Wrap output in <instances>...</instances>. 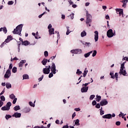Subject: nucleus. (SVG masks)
Listing matches in <instances>:
<instances>
[{
	"mask_svg": "<svg viewBox=\"0 0 128 128\" xmlns=\"http://www.w3.org/2000/svg\"><path fill=\"white\" fill-rule=\"evenodd\" d=\"M126 62L125 61L120 65V68L119 72V74L120 76H122V74L124 76H128V72H126V67H124Z\"/></svg>",
	"mask_w": 128,
	"mask_h": 128,
	"instance_id": "f257e3e1",
	"label": "nucleus"
},
{
	"mask_svg": "<svg viewBox=\"0 0 128 128\" xmlns=\"http://www.w3.org/2000/svg\"><path fill=\"white\" fill-rule=\"evenodd\" d=\"M86 24L87 26H92V15L90 14H88V10H86Z\"/></svg>",
	"mask_w": 128,
	"mask_h": 128,
	"instance_id": "f03ea898",
	"label": "nucleus"
},
{
	"mask_svg": "<svg viewBox=\"0 0 128 128\" xmlns=\"http://www.w3.org/2000/svg\"><path fill=\"white\" fill-rule=\"evenodd\" d=\"M23 25L20 24L16 27V28L14 29L13 34H18L19 36H22V30Z\"/></svg>",
	"mask_w": 128,
	"mask_h": 128,
	"instance_id": "7ed1b4c3",
	"label": "nucleus"
},
{
	"mask_svg": "<svg viewBox=\"0 0 128 128\" xmlns=\"http://www.w3.org/2000/svg\"><path fill=\"white\" fill-rule=\"evenodd\" d=\"M50 69L51 72L54 74H56V64L54 62L52 63L51 66H50Z\"/></svg>",
	"mask_w": 128,
	"mask_h": 128,
	"instance_id": "20e7f679",
	"label": "nucleus"
},
{
	"mask_svg": "<svg viewBox=\"0 0 128 128\" xmlns=\"http://www.w3.org/2000/svg\"><path fill=\"white\" fill-rule=\"evenodd\" d=\"M42 72L44 74H48L50 72V66L49 65L48 68V66H46V68L43 69Z\"/></svg>",
	"mask_w": 128,
	"mask_h": 128,
	"instance_id": "39448f33",
	"label": "nucleus"
},
{
	"mask_svg": "<svg viewBox=\"0 0 128 128\" xmlns=\"http://www.w3.org/2000/svg\"><path fill=\"white\" fill-rule=\"evenodd\" d=\"M71 54H80L82 52V50L80 49H75L73 50H71Z\"/></svg>",
	"mask_w": 128,
	"mask_h": 128,
	"instance_id": "423d86ee",
	"label": "nucleus"
},
{
	"mask_svg": "<svg viewBox=\"0 0 128 128\" xmlns=\"http://www.w3.org/2000/svg\"><path fill=\"white\" fill-rule=\"evenodd\" d=\"M114 36H116V33L112 32V30L110 29L107 32V36L108 38H112Z\"/></svg>",
	"mask_w": 128,
	"mask_h": 128,
	"instance_id": "0eeeda50",
	"label": "nucleus"
},
{
	"mask_svg": "<svg viewBox=\"0 0 128 128\" xmlns=\"http://www.w3.org/2000/svg\"><path fill=\"white\" fill-rule=\"evenodd\" d=\"M12 74V72H10V70H7L4 76V78H8Z\"/></svg>",
	"mask_w": 128,
	"mask_h": 128,
	"instance_id": "6e6552de",
	"label": "nucleus"
},
{
	"mask_svg": "<svg viewBox=\"0 0 128 128\" xmlns=\"http://www.w3.org/2000/svg\"><path fill=\"white\" fill-rule=\"evenodd\" d=\"M108 104V102L106 99H104L100 102V106H106Z\"/></svg>",
	"mask_w": 128,
	"mask_h": 128,
	"instance_id": "1a4fd4ad",
	"label": "nucleus"
},
{
	"mask_svg": "<svg viewBox=\"0 0 128 128\" xmlns=\"http://www.w3.org/2000/svg\"><path fill=\"white\" fill-rule=\"evenodd\" d=\"M94 40L95 42H98V32L95 31L94 32Z\"/></svg>",
	"mask_w": 128,
	"mask_h": 128,
	"instance_id": "9d476101",
	"label": "nucleus"
},
{
	"mask_svg": "<svg viewBox=\"0 0 128 128\" xmlns=\"http://www.w3.org/2000/svg\"><path fill=\"white\" fill-rule=\"evenodd\" d=\"M12 116L16 118H20V116H22V114L20 113L16 112Z\"/></svg>",
	"mask_w": 128,
	"mask_h": 128,
	"instance_id": "9b49d317",
	"label": "nucleus"
},
{
	"mask_svg": "<svg viewBox=\"0 0 128 128\" xmlns=\"http://www.w3.org/2000/svg\"><path fill=\"white\" fill-rule=\"evenodd\" d=\"M121 2H122L123 4L122 5V8H126V4H128V0H122Z\"/></svg>",
	"mask_w": 128,
	"mask_h": 128,
	"instance_id": "f8f14e48",
	"label": "nucleus"
},
{
	"mask_svg": "<svg viewBox=\"0 0 128 128\" xmlns=\"http://www.w3.org/2000/svg\"><path fill=\"white\" fill-rule=\"evenodd\" d=\"M12 40V36H8L7 38L5 40L4 42H9Z\"/></svg>",
	"mask_w": 128,
	"mask_h": 128,
	"instance_id": "ddd939ff",
	"label": "nucleus"
},
{
	"mask_svg": "<svg viewBox=\"0 0 128 128\" xmlns=\"http://www.w3.org/2000/svg\"><path fill=\"white\" fill-rule=\"evenodd\" d=\"M103 118H112V114H107L102 116Z\"/></svg>",
	"mask_w": 128,
	"mask_h": 128,
	"instance_id": "4468645a",
	"label": "nucleus"
},
{
	"mask_svg": "<svg viewBox=\"0 0 128 128\" xmlns=\"http://www.w3.org/2000/svg\"><path fill=\"white\" fill-rule=\"evenodd\" d=\"M88 90V87L84 86L81 88V92H86Z\"/></svg>",
	"mask_w": 128,
	"mask_h": 128,
	"instance_id": "2eb2a0df",
	"label": "nucleus"
},
{
	"mask_svg": "<svg viewBox=\"0 0 128 128\" xmlns=\"http://www.w3.org/2000/svg\"><path fill=\"white\" fill-rule=\"evenodd\" d=\"M116 11L119 12L120 16L122 15V16H124V10L122 9L120 10L118 8H117L116 9Z\"/></svg>",
	"mask_w": 128,
	"mask_h": 128,
	"instance_id": "dca6fc26",
	"label": "nucleus"
},
{
	"mask_svg": "<svg viewBox=\"0 0 128 128\" xmlns=\"http://www.w3.org/2000/svg\"><path fill=\"white\" fill-rule=\"evenodd\" d=\"M48 32L50 36H52V34H54V28H52L51 29H49Z\"/></svg>",
	"mask_w": 128,
	"mask_h": 128,
	"instance_id": "f3484780",
	"label": "nucleus"
},
{
	"mask_svg": "<svg viewBox=\"0 0 128 128\" xmlns=\"http://www.w3.org/2000/svg\"><path fill=\"white\" fill-rule=\"evenodd\" d=\"M26 60H22L19 64V68H22L24 64H26Z\"/></svg>",
	"mask_w": 128,
	"mask_h": 128,
	"instance_id": "a211bd4d",
	"label": "nucleus"
},
{
	"mask_svg": "<svg viewBox=\"0 0 128 128\" xmlns=\"http://www.w3.org/2000/svg\"><path fill=\"white\" fill-rule=\"evenodd\" d=\"M30 44V42H28V40H25L24 42H22V46H28V44Z\"/></svg>",
	"mask_w": 128,
	"mask_h": 128,
	"instance_id": "6ab92c4d",
	"label": "nucleus"
},
{
	"mask_svg": "<svg viewBox=\"0 0 128 128\" xmlns=\"http://www.w3.org/2000/svg\"><path fill=\"white\" fill-rule=\"evenodd\" d=\"M10 106H12V102H7L6 104V107L8 108V110H10Z\"/></svg>",
	"mask_w": 128,
	"mask_h": 128,
	"instance_id": "aec40b11",
	"label": "nucleus"
},
{
	"mask_svg": "<svg viewBox=\"0 0 128 128\" xmlns=\"http://www.w3.org/2000/svg\"><path fill=\"white\" fill-rule=\"evenodd\" d=\"M92 51H90L86 54H84V58H88V56H90V54H92Z\"/></svg>",
	"mask_w": 128,
	"mask_h": 128,
	"instance_id": "412c9836",
	"label": "nucleus"
},
{
	"mask_svg": "<svg viewBox=\"0 0 128 128\" xmlns=\"http://www.w3.org/2000/svg\"><path fill=\"white\" fill-rule=\"evenodd\" d=\"M24 112H30V108L28 107H26L24 109Z\"/></svg>",
	"mask_w": 128,
	"mask_h": 128,
	"instance_id": "4be33fe9",
	"label": "nucleus"
},
{
	"mask_svg": "<svg viewBox=\"0 0 128 128\" xmlns=\"http://www.w3.org/2000/svg\"><path fill=\"white\" fill-rule=\"evenodd\" d=\"M48 62V59H44L42 61V64H43V66H46Z\"/></svg>",
	"mask_w": 128,
	"mask_h": 128,
	"instance_id": "5701e85b",
	"label": "nucleus"
},
{
	"mask_svg": "<svg viewBox=\"0 0 128 128\" xmlns=\"http://www.w3.org/2000/svg\"><path fill=\"white\" fill-rule=\"evenodd\" d=\"M6 88H12V84L8 82L6 83Z\"/></svg>",
	"mask_w": 128,
	"mask_h": 128,
	"instance_id": "b1692460",
	"label": "nucleus"
},
{
	"mask_svg": "<svg viewBox=\"0 0 128 128\" xmlns=\"http://www.w3.org/2000/svg\"><path fill=\"white\" fill-rule=\"evenodd\" d=\"M86 36V31H83L81 32L82 38H84V36Z\"/></svg>",
	"mask_w": 128,
	"mask_h": 128,
	"instance_id": "393cba45",
	"label": "nucleus"
},
{
	"mask_svg": "<svg viewBox=\"0 0 128 128\" xmlns=\"http://www.w3.org/2000/svg\"><path fill=\"white\" fill-rule=\"evenodd\" d=\"M14 110L16 111L18 110H20V106H16L14 107Z\"/></svg>",
	"mask_w": 128,
	"mask_h": 128,
	"instance_id": "a878e982",
	"label": "nucleus"
},
{
	"mask_svg": "<svg viewBox=\"0 0 128 128\" xmlns=\"http://www.w3.org/2000/svg\"><path fill=\"white\" fill-rule=\"evenodd\" d=\"M96 102H100V100H102V96H100L96 95Z\"/></svg>",
	"mask_w": 128,
	"mask_h": 128,
	"instance_id": "bb28decb",
	"label": "nucleus"
},
{
	"mask_svg": "<svg viewBox=\"0 0 128 128\" xmlns=\"http://www.w3.org/2000/svg\"><path fill=\"white\" fill-rule=\"evenodd\" d=\"M110 76L111 78H114V72H110Z\"/></svg>",
	"mask_w": 128,
	"mask_h": 128,
	"instance_id": "cd10ccee",
	"label": "nucleus"
},
{
	"mask_svg": "<svg viewBox=\"0 0 128 128\" xmlns=\"http://www.w3.org/2000/svg\"><path fill=\"white\" fill-rule=\"evenodd\" d=\"M28 75L26 74L23 75V80H28Z\"/></svg>",
	"mask_w": 128,
	"mask_h": 128,
	"instance_id": "c85d7f7f",
	"label": "nucleus"
},
{
	"mask_svg": "<svg viewBox=\"0 0 128 128\" xmlns=\"http://www.w3.org/2000/svg\"><path fill=\"white\" fill-rule=\"evenodd\" d=\"M12 118V116L10 114H6L5 116V118L8 120V119L10 118Z\"/></svg>",
	"mask_w": 128,
	"mask_h": 128,
	"instance_id": "c756f323",
	"label": "nucleus"
},
{
	"mask_svg": "<svg viewBox=\"0 0 128 128\" xmlns=\"http://www.w3.org/2000/svg\"><path fill=\"white\" fill-rule=\"evenodd\" d=\"M10 98H11V100H14L16 98V96H14V94H12L10 95Z\"/></svg>",
	"mask_w": 128,
	"mask_h": 128,
	"instance_id": "7c9ffc66",
	"label": "nucleus"
},
{
	"mask_svg": "<svg viewBox=\"0 0 128 128\" xmlns=\"http://www.w3.org/2000/svg\"><path fill=\"white\" fill-rule=\"evenodd\" d=\"M88 70H86V68L84 71V72L83 74L84 78H86V74H88Z\"/></svg>",
	"mask_w": 128,
	"mask_h": 128,
	"instance_id": "2f4dec72",
	"label": "nucleus"
},
{
	"mask_svg": "<svg viewBox=\"0 0 128 128\" xmlns=\"http://www.w3.org/2000/svg\"><path fill=\"white\" fill-rule=\"evenodd\" d=\"M66 28H67V32H66V34L67 36H68V34H70V27L66 26Z\"/></svg>",
	"mask_w": 128,
	"mask_h": 128,
	"instance_id": "473e14b6",
	"label": "nucleus"
},
{
	"mask_svg": "<svg viewBox=\"0 0 128 128\" xmlns=\"http://www.w3.org/2000/svg\"><path fill=\"white\" fill-rule=\"evenodd\" d=\"M16 67L14 66L12 69V72H14V74H16Z\"/></svg>",
	"mask_w": 128,
	"mask_h": 128,
	"instance_id": "72a5a7b5",
	"label": "nucleus"
},
{
	"mask_svg": "<svg viewBox=\"0 0 128 128\" xmlns=\"http://www.w3.org/2000/svg\"><path fill=\"white\" fill-rule=\"evenodd\" d=\"M0 98L2 102H4L6 100V98H4V96H0Z\"/></svg>",
	"mask_w": 128,
	"mask_h": 128,
	"instance_id": "f704fd0d",
	"label": "nucleus"
},
{
	"mask_svg": "<svg viewBox=\"0 0 128 128\" xmlns=\"http://www.w3.org/2000/svg\"><path fill=\"white\" fill-rule=\"evenodd\" d=\"M1 110H8V108H6V106H4L1 108Z\"/></svg>",
	"mask_w": 128,
	"mask_h": 128,
	"instance_id": "c9c22d12",
	"label": "nucleus"
},
{
	"mask_svg": "<svg viewBox=\"0 0 128 128\" xmlns=\"http://www.w3.org/2000/svg\"><path fill=\"white\" fill-rule=\"evenodd\" d=\"M76 74H78V76H80V74H82V71H80L79 69H78Z\"/></svg>",
	"mask_w": 128,
	"mask_h": 128,
	"instance_id": "e433bc0d",
	"label": "nucleus"
},
{
	"mask_svg": "<svg viewBox=\"0 0 128 128\" xmlns=\"http://www.w3.org/2000/svg\"><path fill=\"white\" fill-rule=\"evenodd\" d=\"M75 124H76V126H80V120L78 119L76 120Z\"/></svg>",
	"mask_w": 128,
	"mask_h": 128,
	"instance_id": "4c0bfd02",
	"label": "nucleus"
},
{
	"mask_svg": "<svg viewBox=\"0 0 128 128\" xmlns=\"http://www.w3.org/2000/svg\"><path fill=\"white\" fill-rule=\"evenodd\" d=\"M3 32L4 34H6L8 32V30H6V27L3 28Z\"/></svg>",
	"mask_w": 128,
	"mask_h": 128,
	"instance_id": "58836bf2",
	"label": "nucleus"
},
{
	"mask_svg": "<svg viewBox=\"0 0 128 128\" xmlns=\"http://www.w3.org/2000/svg\"><path fill=\"white\" fill-rule=\"evenodd\" d=\"M96 50H94V52H93V53H92V56L93 57H94L96 56Z\"/></svg>",
	"mask_w": 128,
	"mask_h": 128,
	"instance_id": "ea45409f",
	"label": "nucleus"
},
{
	"mask_svg": "<svg viewBox=\"0 0 128 128\" xmlns=\"http://www.w3.org/2000/svg\"><path fill=\"white\" fill-rule=\"evenodd\" d=\"M44 56L46 58L48 56V51H45L44 52Z\"/></svg>",
	"mask_w": 128,
	"mask_h": 128,
	"instance_id": "a19ab883",
	"label": "nucleus"
},
{
	"mask_svg": "<svg viewBox=\"0 0 128 128\" xmlns=\"http://www.w3.org/2000/svg\"><path fill=\"white\" fill-rule=\"evenodd\" d=\"M54 76V73L52 72H50L48 75V78H50Z\"/></svg>",
	"mask_w": 128,
	"mask_h": 128,
	"instance_id": "79ce46f5",
	"label": "nucleus"
},
{
	"mask_svg": "<svg viewBox=\"0 0 128 128\" xmlns=\"http://www.w3.org/2000/svg\"><path fill=\"white\" fill-rule=\"evenodd\" d=\"M12 64H10L9 66V68L8 69V70H12Z\"/></svg>",
	"mask_w": 128,
	"mask_h": 128,
	"instance_id": "37998d69",
	"label": "nucleus"
},
{
	"mask_svg": "<svg viewBox=\"0 0 128 128\" xmlns=\"http://www.w3.org/2000/svg\"><path fill=\"white\" fill-rule=\"evenodd\" d=\"M8 6H12V4H14V2L13 1H8Z\"/></svg>",
	"mask_w": 128,
	"mask_h": 128,
	"instance_id": "c03bdc74",
	"label": "nucleus"
},
{
	"mask_svg": "<svg viewBox=\"0 0 128 128\" xmlns=\"http://www.w3.org/2000/svg\"><path fill=\"white\" fill-rule=\"evenodd\" d=\"M29 104H30V106H32L33 108H34V103H32V102H30Z\"/></svg>",
	"mask_w": 128,
	"mask_h": 128,
	"instance_id": "a18cd8bd",
	"label": "nucleus"
},
{
	"mask_svg": "<svg viewBox=\"0 0 128 128\" xmlns=\"http://www.w3.org/2000/svg\"><path fill=\"white\" fill-rule=\"evenodd\" d=\"M82 44H85V46H90V42H84V43H82Z\"/></svg>",
	"mask_w": 128,
	"mask_h": 128,
	"instance_id": "49530a36",
	"label": "nucleus"
},
{
	"mask_svg": "<svg viewBox=\"0 0 128 128\" xmlns=\"http://www.w3.org/2000/svg\"><path fill=\"white\" fill-rule=\"evenodd\" d=\"M95 96H94V95H91L90 96V100H94V98Z\"/></svg>",
	"mask_w": 128,
	"mask_h": 128,
	"instance_id": "de8ad7c7",
	"label": "nucleus"
},
{
	"mask_svg": "<svg viewBox=\"0 0 128 128\" xmlns=\"http://www.w3.org/2000/svg\"><path fill=\"white\" fill-rule=\"evenodd\" d=\"M96 108H100V104H97L96 106Z\"/></svg>",
	"mask_w": 128,
	"mask_h": 128,
	"instance_id": "09e8293b",
	"label": "nucleus"
},
{
	"mask_svg": "<svg viewBox=\"0 0 128 128\" xmlns=\"http://www.w3.org/2000/svg\"><path fill=\"white\" fill-rule=\"evenodd\" d=\"M18 100V98H14V100L12 101L13 104H15L16 102V100Z\"/></svg>",
	"mask_w": 128,
	"mask_h": 128,
	"instance_id": "8fccbe9b",
	"label": "nucleus"
},
{
	"mask_svg": "<svg viewBox=\"0 0 128 128\" xmlns=\"http://www.w3.org/2000/svg\"><path fill=\"white\" fill-rule=\"evenodd\" d=\"M74 14H70V16L71 18V20H74Z\"/></svg>",
	"mask_w": 128,
	"mask_h": 128,
	"instance_id": "3c124183",
	"label": "nucleus"
},
{
	"mask_svg": "<svg viewBox=\"0 0 128 128\" xmlns=\"http://www.w3.org/2000/svg\"><path fill=\"white\" fill-rule=\"evenodd\" d=\"M116 126H120V121L116 122Z\"/></svg>",
	"mask_w": 128,
	"mask_h": 128,
	"instance_id": "603ef678",
	"label": "nucleus"
},
{
	"mask_svg": "<svg viewBox=\"0 0 128 128\" xmlns=\"http://www.w3.org/2000/svg\"><path fill=\"white\" fill-rule=\"evenodd\" d=\"M114 76V78H118V72H116Z\"/></svg>",
	"mask_w": 128,
	"mask_h": 128,
	"instance_id": "864d4df0",
	"label": "nucleus"
},
{
	"mask_svg": "<svg viewBox=\"0 0 128 128\" xmlns=\"http://www.w3.org/2000/svg\"><path fill=\"white\" fill-rule=\"evenodd\" d=\"M92 106H96V100H93L92 102Z\"/></svg>",
	"mask_w": 128,
	"mask_h": 128,
	"instance_id": "5fc2aeb1",
	"label": "nucleus"
},
{
	"mask_svg": "<svg viewBox=\"0 0 128 128\" xmlns=\"http://www.w3.org/2000/svg\"><path fill=\"white\" fill-rule=\"evenodd\" d=\"M44 14H46V12H44L43 14H40L38 16V18H42V16H44Z\"/></svg>",
	"mask_w": 128,
	"mask_h": 128,
	"instance_id": "6e6d98bb",
	"label": "nucleus"
},
{
	"mask_svg": "<svg viewBox=\"0 0 128 128\" xmlns=\"http://www.w3.org/2000/svg\"><path fill=\"white\" fill-rule=\"evenodd\" d=\"M18 60V59L16 57H15L13 59L11 58V62H12V60Z\"/></svg>",
	"mask_w": 128,
	"mask_h": 128,
	"instance_id": "4d7b16f0",
	"label": "nucleus"
},
{
	"mask_svg": "<svg viewBox=\"0 0 128 128\" xmlns=\"http://www.w3.org/2000/svg\"><path fill=\"white\" fill-rule=\"evenodd\" d=\"M6 44H8V42H3L2 44H1V48H2V46H4V45H6Z\"/></svg>",
	"mask_w": 128,
	"mask_h": 128,
	"instance_id": "13d9d810",
	"label": "nucleus"
},
{
	"mask_svg": "<svg viewBox=\"0 0 128 128\" xmlns=\"http://www.w3.org/2000/svg\"><path fill=\"white\" fill-rule=\"evenodd\" d=\"M3 104H4V102L2 100H0V108H2Z\"/></svg>",
	"mask_w": 128,
	"mask_h": 128,
	"instance_id": "bf43d9fd",
	"label": "nucleus"
},
{
	"mask_svg": "<svg viewBox=\"0 0 128 128\" xmlns=\"http://www.w3.org/2000/svg\"><path fill=\"white\" fill-rule=\"evenodd\" d=\"M4 92H5V89L4 88L2 92L0 94V96H2V94H4Z\"/></svg>",
	"mask_w": 128,
	"mask_h": 128,
	"instance_id": "052dcab7",
	"label": "nucleus"
},
{
	"mask_svg": "<svg viewBox=\"0 0 128 128\" xmlns=\"http://www.w3.org/2000/svg\"><path fill=\"white\" fill-rule=\"evenodd\" d=\"M100 116H102V114H104V111H100Z\"/></svg>",
	"mask_w": 128,
	"mask_h": 128,
	"instance_id": "680f3d73",
	"label": "nucleus"
},
{
	"mask_svg": "<svg viewBox=\"0 0 128 128\" xmlns=\"http://www.w3.org/2000/svg\"><path fill=\"white\" fill-rule=\"evenodd\" d=\"M74 110H76V112H80V108H76L74 109Z\"/></svg>",
	"mask_w": 128,
	"mask_h": 128,
	"instance_id": "e2e57ef3",
	"label": "nucleus"
},
{
	"mask_svg": "<svg viewBox=\"0 0 128 128\" xmlns=\"http://www.w3.org/2000/svg\"><path fill=\"white\" fill-rule=\"evenodd\" d=\"M32 34L35 37V38L38 39V37L36 36V34L34 32H32Z\"/></svg>",
	"mask_w": 128,
	"mask_h": 128,
	"instance_id": "0e129e2a",
	"label": "nucleus"
},
{
	"mask_svg": "<svg viewBox=\"0 0 128 128\" xmlns=\"http://www.w3.org/2000/svg\"><path fill=\"white\" fill-rule=\"evenodd\" d=\"M52 24H50L48 26V29L49 30H50L52 29Z\"/></svg>",
	"mask_w": 128,
	"mask_h": 128,
	"instance_id": "69168bd1",
	"label": "nucleus"
},
{
	"mask_svg": "<svg viewBox=\"0 0 128 128\" xmlns=\"http://www.w3.org/2000/svg\"><path fill=\"white\" fill-rule=\"evenodd\" d=\"M74 116H76V112H74L72 115V118H74Z\"/></svg>",
	"mask_w": 128,
	"mask_h": 128,
	"instance_id": "338daca9",
	"label": "nucleus"
},
{
	"mask_svg": "<svg viewBox=\"0 0 128 128\" xmlns=\"http://www.w3.org/2000/svg\"><path fill=\"white\" fill-rule=\"evenodd\" d=\"M62 128H68V125L64 126H62Z\"/></svg>",
	"mask_w": 128,
	"mask_h": 128,
	"instance_id": "774afa93",
	"label": "nucleus"
}]
</instances>
